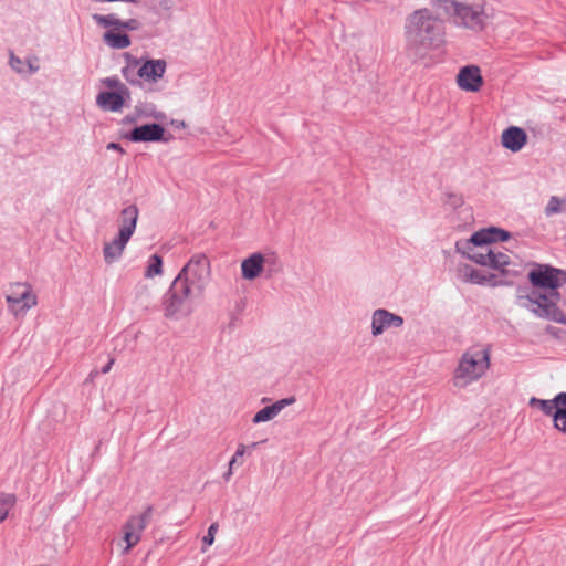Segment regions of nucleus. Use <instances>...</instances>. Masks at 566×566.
I'll list each match as a JSON object with an SVG mask.
<instances>
[{"mask_svg": "<svg viewBox=\"0 0 566 566\" xmlns=\"http://www.w3.org/2000/svg\"><path fill=\"white\" fill-rule=\"evenodd\" d=\"M527 279L533 289L527 295L532 312L538 317L566 324V314L557 306L560 301L558 290L566 284V271L548 264L534 263Z\"/></svg>", "mask_w": 566, "mask_h": 566, "instance_id": "1", "label": "nucleus"}, {"mask_svg": "<svg viewBox=\"0 0 566 566\" xmlns=\"http://www.w3.org/2000/svg\"><path fill=\"white\" fill-rule=\"evenodd\" d=\"M509 232L489 228L475 232L468 242L467 255L473 262L499 271L502 274H510L512 271L511 255L503 252L502 248L494 243L509 239Z\"/></svg>", "mask_w": 566, "mask_h": 566, "instance_id": "2", "label": "nucleus"}, {"mask_svg": "<svg viewBox=\"0 0 566 566\" xmlns=\"http://www.w3.org/2000/svg\"><path fill=\"white\" fill-rule=\"evenodd\" d=\"M454 1H427V49L440 50L444 45L447 21L450 17H453Z\"/></svg>", "mask_w": 566, "mask_h": 566, "instance_id": "3", "label": "nucleus"}, {"mask_svg": "<svg viewBox=\"0 0 566 566\" xmlns=\"http://www.w3.org/2000/svg\"><path fill=\"white\" fill-rule=\"evenodd\" d=\"M490 368V350L482 345L470 347L461 357L455 370L454 384L464 387L480 379Z\"/></svg>", "mask_w": 566, "mask_h": 566, "instance_id": "4", "label": "nucleus"}, {"mask_svg": "<svg viewBox=\"0 0 566 566\" xmlns=\"http://www.w3.org/2000/svg\"><path fill=\"white\" fill-rule=\"evenodd\" d=\"M197 298L199 296L196 293L175 279L161 298L165 318L178 321L189 316L193 311V301Z\"/></svg>", "mask_w": 566, "mask_h": 566, "instance_id": "5", "label": "nucleus"}, {"mask_svg": "<svg viewBox=\"0 0 566 566\" xmlns=\"http://www.w3.org/2000/svg\"><path fill=\"white\" fill-rule=\"evenodd\" d=\"M210 261L203 253L193 254L175 277L181 281L192 293L199 297L203 294L210 281Z\"/></svg>", "mask_w": 566, "mask_h": 566, "instance_id": "6", "label": "nucleus"}, {"mask_svg": "<svg viewBox=\"0 0 566 566\" xmlns=\"http://www.w3.org/2000/svg\"><path fill=\"white\" fill-rule=\"evenodd\" d=\"M454 23L463 29L482 32L486 29L491 15L486 11V3H468L454 1Z\"/></svg>", "mask_w": 566, "mask_h": 566, "instance_id": "7", "label": "nucleus"}, {"mask_svg": "<svg viewBox=\"0 0 566 566\" xmlns=\"http://www.w3.org/2000/svg\"><path fill=\"white\" fill-rule=\"evenodd\" d=\"M424 10L418 9L406 19L405 35L407 48L415 51V56H421L420 51L424 43Z\"/></svg>", "mask_w": 566, "mask_h": 566, "instance_id": "8", "label": "nucleus"}, {"mask_svg": "<svg viewBox=\"0 0 566 566\" xmlns=\"http://www.w3.org/2000/svg\"><path fill=\"white\" fill-rule=\"evenodd\" d=\"M530 405L537 406L545 415L553 416L554 427L566 433V392L557 395L552 400L532 398Z\"/></svg>", "mask_w": 566, "mask_h": 566, "instance_id": "9", "label": "nucleus"}, {"mask_svg": "<svg viewBox=\"0 0 566 566\" xmlns=\"http://www.w3.org/2000/svg\"><path fill=\"white\" fill-rule=\"evenodd\" d=\"M154 507L148 505L140 515L132 516L124 525V541L126 543V547L124 552L127 553L135 545L138 544L142 537L143 531L149 524L153 517Z\"/></svg>", "mask_w": 566, "mask_h": 566, "instance_id": "10", "label": "nucleus"}, {"mask_svg": "<svg viewBox=\"0 0 566 566\" xmlns=\"http://www.w3.org/2000/svg\"><path fill=\"white\" fill-rule=\"evenodd\" d=\"M9 308L18 314L36 305V296L32 294L31 286L24 283H15L6 296Z\"/></svg>", "mask_w": 566, "mask_h": 566, "instance_id": "11", "label": "nucleus"}, {"mask_svg": "<svg viewBox=\"0 0 566 566\" xmlns=\"http://www.w3.org/2000/svg\"><path fill=\"white\" fill-rule=\"evenodd\" d=\"M126 138L133 143H146V142H167L165 138V128L157 123L145 124L133 128Z\"/></svg>", "mask_w": 566, "mask_h": 566, "instance_id": "12", "label": "nucleus"}, {"mask_svg": "<svg viewBox=\"0 0 566 566\" xmlns=\"http://www.w3.org/2000/svg\"><path fill=\"white\" fill-rule=\"evenodd\" d=\"M403 318L385 308H378L373 313L371 334L373 336L381 335L385 329L390 327H400Z\"/></svg>", "mask_w": 566, "mask_h": 566, "instance_id": "13", "label": "nucleus"}, {"mask_svg": "<svg viewBox=\"0 0 566 566\" xmlns=\"http://www.w3.org/2000/svg\"><path fill=\"white\" fill-rule=\"evenodd\" d=\"M458 86L467 92H478L483 85L481 71L476 65L462 67L457 75Z\"/></svg>", "mask_w": 566, "mask_h": 566, "instance_id": "14", "label": "nucleus"}, {"mask_svg": "<svg viewBox=\"0 0 566 566\" xmlns=\"http://www.w3.org/2000/svg\"><path fill=\"white\" fill-rule=\"evenodd\" d=\"M166 67L165 60H147L138 67L139 78L148 83H157L163 78Z\"/></svg>", "mask_w": 566, "mask_h": 566, "instance_id": "15", "label": "nucleus"}, {"mask_svg": "<svg viewBox=\"0 0 566 566\" xmlns=\"http://www.w3.org/2000/svg\"><path fill=\"white\" fill-rule=\"evenodd\" d=\"M127 95L120 92L102 91L96 96V105L105 112H119L125 102Z\"/></svg>", "mask_w": 566, "mask_h": 566, "instance_id": "16", "label": "nucleus"}, {"mask_svg": "<svg viewBox=\"0 0 566 566\" xmlns=\"http://www.w3.org/2000/svg\"><path fill=\"white\" fill-rule=\"evenodd\" d=\"M92 18L98 25L104 28L113 27L115 29H123L128 31H136L140 28V23L137 19H128L123 21L118 19L115 13H109L106 15L94 13Z\"/></svg>", "mask_w": 566, "mask_h": 566, "instance_id": "17", "label": "nucleus"}, {"mask_svg": "<svg viewBox=\"0 0 566 566\" xmlns=\"http://www.w3.org/2000/svg\"><path fill=\"white\" fill-rule=\"evenodd\" d=\"M139 210L136 205H129L120 211L119 221L120 227L118 234L123 238L130 239L137 226Z\"/></svg>", "mask_w": 566, "mask_h": 566, "instance_id": "18", "label": "nucleus"}, {"mask_svg": "<svg viewBox=\"0 0 566 566\" xmlns=\"http://www.w3.org/2000/svg\"><path fill=\"white\" fill-rule=\"evenodd\" d=\"M501 140L506 149L516 153L527 143V135L522 128L512 126L502 133Z\"/></svg>", "mask_w": 566, "mask_h": 566, "instance_id": "19", "label": "nucleus"}, {"mask_svg": "<svg viewBox=\"0 0 566 566\" xmlns=\"http://www.w3.org/2000/svg\"><path fill=\"white\" fill-rule=\"evenodd\" d=\"M265 258L262 253L255 252L244 259L241 263L242 277L249 281L256 279L263 271Z\"/></svg>", "mask_w": 566, "mask_h": 566, "instance_id": "20", "label": "nucleus"}, {"mask_svg": "<svg viewBox=\"0 0 566 566\" xmlns=\"http://www.w3.org/2000/svg\"><path fill=\"white\" fill-rule=\"evenodd\" d=\"M128 241L129 239L123 238L118 234L111 242L105 243L103 248L104 261L107 264H112L117 261L122 256Z\"/></svg>", "mask_w": 566, "mask_h": 566, "instance_id": "21", "label": "nucleus"}, {"mask_svg": "<svg viewBox=\"0 0 566 566\" xmlns=\"http://www.w3.org/2000/svg\"><path fill=\"white\" fill-rule=\"evenodd\" d=\"M128 64L122 69L124 78L132 85H142L138 67L140 66V60L133 57L129 53L125 54Z\"/></svg>", "mask_w": 566, "mask_h": 566, "instance_id": "22", "label": "nucleus"}, {"mask_svg": "<svg viewBox=\"0 0 566 566\" xmlns=\"http://www.w3.org/2000/svg\"><path fill=\"white\" fill-rule=\"evenodd\" d=\"M104 42L113 49H126L130 45V38L126 33L107 31L103 35Z\"/></svg>", "mask_w": 566, "mask_h": 566, "instance_id": "23", "label": "nucleus"}, {"mask_svg": "<svg viewBox=\"0 0 566 566\" xmlns=\"http://www.w3.org/2000/svg\"><path fill=\"white\" fill-rule=\"evenodd\" d=\"M135 113L139 118H155L160 119L164 117V113L156 109L153 103L138 102L135 106Z\"/></svg>", "mask_w": 566, "mask_h": 566, "instance_id": "24", "label": "nucleus"}, {"mask_svg": "<svg viewBox=\"0 0 566 566\" xmlns=\"http://www.w3.org/2000/svg\"><path fill=\"white\" fill-rule=\"evenodd\" d=\"M101 83L108 88H114L115 90L114 92H120V93L126 94L127 98L130 97V92H129L128 87L124 83H122L117 76H109V77L102 78Z\"/></svg>", "mask_w": 566, "mask_h": 566, "instance_id": "25", "label": "nucleus"}, {"mask_svg": "<svg viewBox=\"0 0 566 566\" xmlns=\"http://www.w3.org/2000/svg\"><path fill=\"white\" fill-rule=\"evenodd\" d=\"M163 271V259L158 254H153L149 258L148 265L145 271L146 277H154L159 275Z\"/></svg>", "mask_w": 566, "mask_h": 566, "instance_id": "26", "label": "nucleus"}, {"mask_svg": "<svg viewBox=\"0 0 566 566\" xmlns=\"http://www.w3.org/2000/svg\"><path fill=\"white\" fill-rule=\"evenodd\" d=\"M277 415L279 413L273 405L266 406L254 415L252 422L255 424L266 422L275 418Z\"/></svg>", "mask_w": 566, "mask_h": 566, "instance_id": "27", "label": "nucleus"}, {"mask_svg": "<svg viewBox=\"0 0 566 566\" xmlns=\"http://www.w3.org/2000/svg\"><path fill=\"white\" fill-rule=\"evenodd\" d=\"M14 503V495L0 494V523L7 518L9 511L13 507Z\"/></svg>", "mask_w": 566, "mask_h": 566, "instance_id": "28", "label": "nucleus"}, {"mask_svg": "<svg viewBox=\"0 0 566 566\" xmlns=\"http://www.w3.org/2000/svg\"><path fill=\"white\" fill-rule=\"evenodd\" d=\"M566 208V201L558 197H552L545 208V213L552 216L564 211Z\"/></svg>", "mask_w": 566, "mask_h": 566, "instance_id": "29", "label": "nucleus"}, {"mask_svg": "<svg viewBox=\"0 0 566 566\" xmlns=\"http://www.w3.org/2000/svg\"><path fill=\"white\" fill-rule=\"evenodd\" d=\"M174 7V0H157L154 4V9L157 13H168L170 14Z\"/></svg>", "mask_w": 566, "mask_h": 566, "instance_id": "30", "label": "nucleus"}, {"mask_svg": "<svg viewBox=\"0 0 566 566\" xmlns=\"http://www.w3.org/2000/svg\"><path fill=\"white\" fill-rule=\"evenodd\" d=\"M217 531H218V524L217 523H212L209 526L207 534L202 538L203 546L212 545Z\"/></svg>", "mask_w": 566, "mask_h": 566, "instance_id": "31", "label": "nucleus"}, {"mask_svg": "<svg viewBox=\"0 0 566 566\" xmlns=\"http://www.w3.org/2000/svg\"><path fill=\"white\" fill-rule=\"evenodd\" d=\"M295 401H296L295 397L291 396V397L277 400L276 402L273 403V406L275 407L277 413H280L283 408H285L290 405H293Z\"/></svg>", "mask_w": 566, "mask_h": 566, "instance_id": "32", "label": "nucleus"}, {"mask_svg": "<svg viewBox=\"0 0 566 566\" xmlns=\"http://www.w3.org/2000/svg\"><path fill=\"white\" fill-rule=\"evenodd\" d=\"M244 453H245V446L239 444L234 455L232 457V459L229 462V467H233L237 463L238 459L242 458L244 455Z\"/></svg>", "mask_w": 566, "mask_h": 566, "instance_id": "33", "label": "nucleus"}, {"mask_svg": "<svg viewBox=\"0 0 566 566\" xmlns=\"http://www.w3.org/2000/svg\"><path fill=\"white\" fill-rule=\"evenodd\" d=\"M470 281L473 283H484V282L489 281V279L485 275H482L478 271H472L470 273Z\"/></svg>", "mask_w": 566, "mask_h": 566, "instance_id": "34", "label": "nucleus"}, {"mask_svg": "<svg viewBox=\"0 0 566 566\" xmlns=\"http://www.w3.org/2000/svg\"><path fill=\"white\" fill-rule=\"evenodd\" d=\"M10 65L12 69H14L17 72H22V61L21 59L14 56L13 54H11V57H10Z\"/></svg>", "mask_w": 566, "mask_h": 566, "instance_id": "35", "label": "nucleus"}, {"mask_svg": "<svg viewBox=\"0 0 566 566\" xmlns=\"http://www.w3.org/2000/svg\"><path fill=\"white\" fill-rule=\"evenodd\" d=\"M138 118H139V117H138V115H137L136 113H134V114H129V115H126V116L123 118L122 123H123V124H125V125L134 124V123H136V122H137V119H138Z\"/></svg>", "mask_w": 566, "mask_h": 566, "instance_id": "36", "label": "nucleus"}, {"mask_svg": "<svg viewBox=\"0 0 566 566\" xmlns=\"http://www.w3.org/2000/svg\"><path fill=\"white\" fill-rule=\"evenodd\" d=\"M107 149L117 150V151H119V153H122V154H124V153H125V151H124V149H123V147H122L119 144H117V143H109V144L107 145Z\"/></svg>", "mask_w": 566, "mask_h": 566, "instance_id": "37", "label": "nucleus"}, {"mask_svg": "<svg viewBox=\"0 0 566 566\" xmlns=\"http://www.w3.org/2000/svg\"><path fill=\"white\" fill-rule=\"evenodd\" d=\"M114 363H115V359L111 358L108 360V363L106 365H104V367L102 368L101 373L102 374H107L112 369V366L114 365Z\"/></svg>", "mask_w": 566, "mask_h": 566, "instance_id": "38", "label": "nucleus"}, {"mask_svg": "<svg viewBox=\"0 0 566 566\" xmlns=\"http://www.w3.org/2000/svg\"><path fill=\"white\" fill-rule=\"evenodd\" d=\"M232 468H233V467H229L228 471L223 474V479H224L226 481H229V480H230V478H231V475H232Z\"/></svg>", "mask_w": 566, "mask_h": 566, "instance_id": "39", "label": "nucleus"}, {"mask_svg": "<svg viewBox=\"0 0 566 566\" xmlns=\"http://www.w3.org/2000/svg\"><path fill=\"white\" fill-rule=\"evenodd\" d=\"M98 375V371L97 370H92L88 375V379L90 380H93L96 376Z\"/></svg>", "mask_w": 566, "mask_h": 566, "instance_id": "40", "label": "nucleus"}, {"mask_svg": "<svg viewBox=\"0 0 566 566\" xmlns=\"http://www.w3.org/2000/svg\"><path fill=\"white\" fill-rule=\"evenodd\" d=\"M31 72H35L38 69L34 66H30Z\"/></svg>", "mask_w": 566, "mask_h": 566, "instance_id": "41", "label": "nucleus"}]
</instances>
